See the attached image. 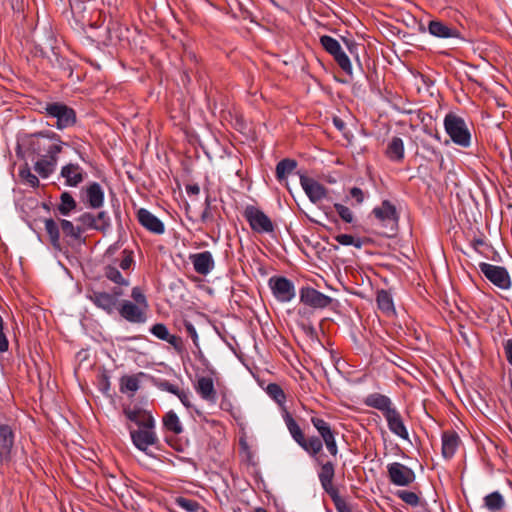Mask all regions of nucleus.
Segmentation results:
<instances>
[{
    "instance_id": "f257e3e1",
    "label": "nucleus",
    "mask_w": 512,
    "mask_h": 512,
    "mask_svg": "<svg viewBox=\"0 0 512 512\" xmlns=\"http://www.w3.org/2000/svg\"><path fill=\"white\" fill-rule=\"evenodd\" d=\"M134 265L133 252L124 249L120 258L113 259L103 268V275L116 286L123 289L130 285V271Z\"/></svg>"
},
{
    "instance_id": "f03ea898",
    "label": "nucleus",
    "mask_w": 512,
    "mask_h": 512,
    "mask_svg": "<svg viewBox=\"0 0 512 512\" xmlns=\"http://www.w3.org/2000/svg\"><path fill=\"white\" fill-rule=\"evenodd\" d=\"M65 143L60 136L52 131L38 132L32 136L30 141L31 151L38 156L55 158L58 161V154L62 152Z\"/></svg>"
},
{
    "instance_id": "7ed1b4c3",
    "label": "nucleus",
    "mask_w": 512,
    "mask_h": 512,
    "mask_svg": "<svg viewBox=\"0 0 512 512\" xmlns=\"http://www.w3.org/2000/svg\"><path fill=\"white\" fill-rule=\"evenodd\" d=\"M65 143L60 136L52 131L38 132L32 136L30 141L31 151L38 156L55 158L58 161V154L62 152Z\"/></svg>"
},
{
    "instance_id": "20e7f679",
    "label": "nucleus",
    "mask_w": 512,
    "mask_h": 512,
    "mask_svg": "<svg viewBox=\"0 0 512 512\" xmlns=\"http://www.w3.org/2000/svg\"><path fill=\"white\" fill-rule=\"evenodd\" d=\"M65 143L60 136L52 131L38 132L32 136L30 141L31 151L38 156L55 158L58 161V154L62 152Z\"/></svg>"
},
{
    "instance_id": "39448f33",
    "label": "nucleus",
    "mask_w": 512,
    "mask_h": 512,
    "mask_svg": "<svg viewBox=\"0 0 512 512\" xmlns=\"http://www.w3.org/2000/svg\"><path fill=\"white\" fill-rule=\"evenodd\" d=\"M286 427L292 439L309 455L316 456L322 452V441L317 436L305 437V434L292 415H284Z\"/></svg>"
},
{
    "instance_id": "423d86ee",
    "label": "nucleus",
    "mask_w": 512,
    "mask_h": 512,
    "mask_svg": "<svg viewBox=\"0 0 512 512\" xmlns=\"http://www.w3.org/2000/svg\"><path fill=\"white\" fill-rule=\"evenodd\" d=\"M444 129L451 141L463 148H467L471 144V133L465 120L455 113L445 115Z\"/></svg>"
},
{
    "instance_id": "0eeeda50",
    "label": "nucleus",
    "mask_w": 512,
    "mask_h": 512,
    "mask_svg": "<svg viewBox=\"0 0 512 512\" xmlns=\"http://www.w3.org/2000/svg\"><path fill=\"white\" fill-rule=\"evenodd\" d=\"M44 111L47 118L55 120L52 125L59 130L71 127L76 123V113L74 109L64 103H47L44 107Z\"/></svg>"
},
{
    "instance_id": "6e6552de",
    "label": "nucleus",
    "mask_w": 512,
    "mask_h": 512,
    "mask_svg": "<svg viewBox=\"0 0 512 512\" xmlns=\"http://www.w3.org/2000/svg\"><path fill=\"white\" fill-rule=\"evenodd\" d=\"M310 421L319 434L317 437L322 441V446L325 445L332 457H337L339 452L336 442L337 431L331 427L330 423L316 413L311 416Z\"/></svg>"
},
{
    "instance_id": "1a4fd4ad",
    "label": "nucleus",
    "mask_w": 512,
    "mask_h": 512,
    "mask_svg": "<svg viewBox=\"0 0 512 512\" xmlns=\"http://www.w3.org/2000/svg\"><path fill=\"white\" fill-rule=\"evenodd\" d=\"M243 216L249 223L251 229L256 233L269 234L274 231V224L271 219L262 210L253 205L245 207Z\"/></svg>"
},
{
    "instance_id": "9d476101",
    "label": "nucleus",
    "mask_w": 512,
    "mask_h": 512,
    "mask_svg": "<svg viewBox=\"0 0 512 512\" xmlns=\"http://www.w3.org/2000/svg\"><path fill=\"white\" fill-rule=\"evenodd\" d=\"M90 1L91 0H69V4L72 15L77 23H79L82 27L90 26L92 28H96L101 26L103 23V21L98 23L102 18V13L101 11L95 10L91 12L89 16H87V7L85 4Z\"/></svg>"
},
{
    "instance_id": "9b49d317",
    "label": "nucleus",
    "mask_w": 512,
    "mask_h": 512,
    "mask_svg": "<svg viewBox=\"0 0 512 512\" xmlns=\"http://www.w3.org/2000/svg\"><path fill=\"white\" fill-rule=\"evenodd\" d=\"M479 269L481 273L498 288L507 290L511 287V279L506 268L481 262Z\"/></svg>"
},
{
    "instance_id": "f8f14e48",
    "label": "nucleus",
    "mask_w": 512,
    "mask_h": 512,
    "mask_svg": "<svg viewBox=\"0 0 512 512\" xmlns=\"http://www.w3.org/2000/svg\"><path fill=\"white\" fill-rule=\"evenodd\" d=\"M124 295V290L120 287H114L112 293L104 291H93L89 295V299L95 306L104 310L108 314L114 312L117 307L118 298Z\"/></svg>"
},
{
    "instance_id": "ddd939ff",
    "label": "nucleus",
    "mask_w": 512,
    "mask_h": 512,
    "mask_svg": "<svg viewBox=\"0 0 512 512\" xmlns=\"http://www.w3.org/2000/svg\"><path fill=\"white\" fill-rule=\"evenodd\" d=\"M274 297L280 302H290L295 297V286L283 276H273L268 281Z\"/></svg>"
},
{
    "instance_id": "4468645a",
    "label": "nucleus",
    "mask_w": 512,
    "mask_h": 512,
    "mask_svg": "<svg viewBox=\"0 0 512 512\" xmlns=\"http://www.w3.org/2000/svg\"><path fill=\"white\" fill-rule=\"evenodd\" d=\"M129 431L134 446L146 454H148V448L150 446H155L159 443L155 428L131 429L129 427Z\"/></svg>"
},
{
    "instance_id": "2eb2a0df",
    "label": "nucleus",
    "mask_w": 512,
    "mask_h": 512,
    "mask_svg": "<svg viewBox=\"0 0 512 512\" xmlns=\"http://www.w3.org/2000/svg\"><path fill=\"white\" fill-rule=\"evenodd\" d=\"M316 464L320 466L318 472V478L321 483L323 490L330 495L331 493L337 492L338 489L333 485V479L335 476V464L332 461L324 462L320 454L311 456Z\"/></svg>"
},
{
    "instance_id": "dca6fc26",
    "label": "nucleus",
    "mask_w": 512,
    "mask_h": 512,
    "mask_svg": "<svg viewBox=\"0 0 512 512\" xmlns=\"http://www.w3.org/2000/svg\"><path fill=\"white\" fill-rule=\"evenodd\" d=\"M387 472L390 482L396 486H409L416 478L411 468L399 462L388 464Z\"/></svg>"
},
{
    "instance_id": "f3484780",
    "label": "nucleus",
    "mask_w": 512,
    "mask_h": 512,
    "mask_svg": "<svg viewBox=\"0 0 512 512\" xmlns=\"http://www.w3.org/2000/svg\"><path fill=\"white\" fill-rule=\"evenodd\" d=\"M333 299L312 287H303L300 290V302L314 309H324L332 303Z\"/></svg>"
},
{
    "instance_id": "a211bd4d",
    "label": "nucleus",
    "mask_w": 512,
    "mask_h": 512,
    "mask_svg": "<svg viewBox=\"0 0 512 512\" xmlns=\"http://www.w3.org/2000/svg\"><path fill=\"white\" fill-rule=\"evenodd\" d=\"M300 184L309 200L314 204L327 197V188L313 178L301 175Z\"/></svg>"
},
{
    "instance_id": "6ab92c4d",
    "label": "nucleus",
    "mask_w": 512,
    "mask_h": 512,
    "mask_svg": "<svg viewBox=\"0 0 512 512\" xmlns=\"http://www.w3.org/2000/svg\"><path fill=\"white\" fill-rule=\"evenodd\" d=\"M189 260L193 265L194 271L202 276L208 275L215 268V261L210 251L190 254Z\"/></svg>"
},
{
    "instance_id": "aec40b11",
    "label": "nucleus",
    "mask_w": 512,
    "mask_h": 512,
    "mask_svg": "<svg viewBox=\"0 0 512 512\" xmlns=\"http://www.w3.org/2000/svg\"><path fill=\"white\" fill-rule=\"evenodd\" d=\"M118 311L121 317L131 323H144L147 318L145 309L142 306L128 300H124L120 304Z\"/></svg>"
},
{
    "instance_id": "412c9836",
    "label": "nucleus",
    "mask_w": 512,
    "mask_h": 512,
    "mask_svg": "<svg viewBox=\"0 0 512 512\" xmlns=\"http://www.w3.org/2000/svg\"><path fill=\"white\" fill-rule=\"evenodd\" d=\"M60 176L68 187H78L85 179L84 169L77 163H68L61 168Z\"/></svg>"
},
{
    "instance_id": "4be33fe9",
    "label": "nucleus",
    "mask_w": 512,
    "mask_h": 512,
    "mask_svg": "<svg viewBox=\"0 0 512 512\" xmlns=\"http://www.w3.org/2000/svg\"><path fill=\"white\" fill-rule=\"evenodd\" d=\"M372 213L384 226H390L393 229L397 224L396 208L387 200L383 201L379 207H375Z\"/></svg>"
},
{
    "instance_id": "5701e85b",
    "label": "nucleus",
    "mask_w": 512,
    "mask_h": 512,
    "mask_svg": "<svg viewBox=\"0 0 512 512\" xmlns=\"http://www.w3.org/2000/svg\"><path fill=\"white\" fill-rule=\"evenodd\" d=\"M14 445V433L7 424L0 423V464L8 461Z\"/></svg>"
},
{
    "instance_id": "b1692460",
    "label": "nucleus",
    "mask_w": 512,
    "mask_h": 512,
    "mask_svg": "<svg viewBox=\"0 0 512 512\" xmlns=\"http://www.w3.org/2000/svg\"><path fill=\"white\" fill-rule=\"evenodd\" d=\"M137 218L139 223L148 231L154 234H163L165 227L163 222L152 214L149 210L141 208L137 212Z\"/></svg>"
},
{
    "instance_id": "393cba45",
    "label": "nucleus",
    "mask_w": 512,
    "mask_h": 512,
    "mask_svg": "<svg viewBox=\"0 0 512 512\" xmlns=\"http://www.w3.org/2000/svg\"><path fill=\"white\" fill-rule=\"evenodd\" d=\"M389 430L404 440H409L408 430L404 424L403 418L400 412L394 408L384 416Z\"/></svg>"
},
{
    "instance_id": "a878e982",
    "label": "nucleus",
    "mask_w": 512,
    "mask_h": 512,
    "mask_svg": "<svg viewBox=\"0 0 512 512\" xmlns=\"http://www.w3.org/2000/svg\"><path fill=\"white\" fill-rule=\"evenodd\" d=\"M428 31L431 35L438 38H459L460 32L454 27L446 24L445 22L433 19L428 23Z\"/></svg>"
},
{
    "instance_id": "bb28decb",
    "label": "nucleus",
    "mask_w": 512,
    "mask_h": 512,
    "mask_svg": "<svg viewBox=\"0 0 512 512\" xmlns=\"http://www.w3.org/2000/svg\"><path fill=\"white\" fill-rule=\"evenodd\" d=\"M124 415L138 428H155V419L151 413L142 409H124Z\"/></svg>"
},
{
    "instance_id": "cd10ccee",
    "label": "nucleus",
    "mask_w": 512,
    "mask_h": 512,
    "mask_svg": "<svg viewBox=\"0 0 512 512\" xmlns=\"http://www.w3.org/2000/svg\"><path fill=\"white\" fill-rule=\"evenodd\" d=\"M150 332L158 339L166 341L177 351H181L183 342L181 337L170 334L168 328L163 323H156L150 328Z\"/></svg>"
},
{
    "instance_id": "c85d7f7f",
    "label": "nucleus",
    "mask_w": 512,
    "mask_h": 512,
    "mask_svg": "<svg viewBox=\"0 0 512 512\" xmlns=\"http://www.w3.org/2000/svg\"><path fill=\"white\" fill-rule=\"evenodd\" d=\"M195 390L203 400L210 403L216 402L217 392L214 387V381L211 377H199L195 385Z\"/></svg>"
},
{
    "instance_id": "c756f323",
    "label": "nucleus",
    "mask_w": 512,
    "mask_h": 512,
    "mask_svg": "<svg viewBox=\"0 0 512 512\" xmlns=\"http://www.w3.org/2000/svg\"><path fill=\"white\" fill-rule=\"evenodd\" d=\"M364 404L368 407L381 411L383 416H385L388 411L395 408L391 399L388 396L380 393H372L366 396L364 399Z\"/></svg>"
},
{
    "instance_id": "7c9ffc66",
    "label": "nucleus",
    "mask_w": 512,
    "mask_h": 512,
    "mask_svg": "<svg viewBox=\"0 0 512 512\" xmlns=\"http://www.w3.org/2000/svg\"><path fill=\"white\" fill-rule=\"evenodd\" d=\"M86 202L92 209H99L104 204V191L97 182L90 183L86 189Z\"/></svg>"
},
{
    "instance_id": "2f4dec72",
    "label": "nucleus",
    "mask_w": 512,
    "mask_h": 512,
    "mask_svg": "<svg viewBox=\"0 0 512 512\" xmlns=\"http://www.w3.org/2000/svg\"><path fill=\"white\" fill-rule=\"evenodd\" d=\"M459 436L452 431H446L442 434V455L446 459H451L459 445Z\"/></svg>"
},
{
    "instance_id": "473e14b6",
    "label": "nucleus",
    "mask_w": 512,
    "mask_h": 512,
    "mask_svg": "<svg viewBox=\"0 0 512 512\" xmlns=\"http://www.w3.org/2000/svg\"><path fill=\"white\" fill-rule=\"evenodd\" d=\"M386 156L394 162L404 159V143L400 137H393L387 145Z\"/></svg>"
},
{
    "instance_id": "72a5a7b5",
    "label": "nucleus",
    "mask_w": 512,
    "mask_h": 512,
    "mask_svg": "<svg viewBox=\"0 0 512 512\" xmlns=\"http://www.w3.org/2000/svg\"><path fill=\"white\" fill-rule=\"evenodd\" d=\"M57 162L55 158L51 159L42 155L41 158L36 161L34 169L42 178H47L55 171Z\"/></svg>"
},
{
    "instance_id": "f704fd0d",
    "label": "nucleus",
    "mask_w": 512,
    "mask_h": 512,
    "mask_svg": "<svg viewBox=\"0 0 512 512\" xmlns=\"http://www.w3.org/2000/svg\"><path fill=\"white\" fill-rule=\"evenodd\" d=\"M297 167V162L290 158L282 159L276 165V178L278 181L282 182L287 179V177L295 170Z\"/></svg>"
},
{
    "instance_id": "c9c22d12",
    "label": "nucleus",
    "mask_w": 512,
    "mask_h": 512,
    "mask_svg": "<svg viewBox=\"0 0 512 512\" xmlns=\"http://www.w3.org/2000/svg\"><path fill=\"white\" fill-rule=\"evenodd\" d=\"M45 230L49 236L51 245L57 249L61 250L60 243V230L58 224L51 218L45 219Z\"/></svg>"
},
{
    "instance_id": "e433bc0d",
    "label": "nucleus",
    "mask_w": 512,
    "mask_h": 512,
    "mask_svg": "<svg viewBox=\"0 0 512 512\" xmlns=\"http://www.w3.org/2000/svg\"><path fill=\"white\" fill-rule=\"evenodd\" d=\"M163 425L166 430L174 434H180L183 432V426L174 411H169L165 414L163 417Z\"/></svg>"
},
{
    "instance_id": "4c0bfd02",
    "label": "nucleus",
    "mask_w": 512,
    "mask_h": 512,
    "mask_svg": "<svg viewBox=\"0 0 512 512\" xmlns=\"http://www.w3.org/2000/svg\"><path fill=\"white\" fill-rule=\"evenodd\" d=\"M484 504L489 511H499L503 509L505 501L503 496L495 491L484 497Z\"/></svg>"
},
{
    "instance_id": "58836bf2",
    "label": "nucleus",
    "mask_w": 512,
    "mask_h": 512,
    "mask_svg": "<svg viewBox=\"0 0 512 512\" xmlns=\"http://www.w3.org/2000/svg\"><path fill=\"white\" fill-rule=\"evenodd\" d=\"M60 201L57 209L63 216H68L77 206L75 199L69 192H63L60 196Z\"/></svg>"
},
{
    "instance_id": "ea45409f",
    "label": "nucleus",
    "mask_w": 512,
    "mask_h": 512,
    "mask_svg": "<svg viewBox=\"0 0 512 512\" xmlns=\"http://www.w3.org/2000/svg\"><path fill=\"white\" fill-rule=\"evenodd\" d=\"M61 230L65 236L71 237L74 240H78L82 233L83 229L80 226H74V224L66 219H62L60 221Z\"/></svg>"
},
{
    "instance_id": "a19ab883",
    "label": "nucleus",
    "mask_w": 512,
    "mask_h": 512,
    "mask_svg": "<svg viewBox=\"0 0 512 512\" xmlns=\"http://www.w3.org/2000/svg\"><path fill=\"white\" fill-rule=\"evenodd\" d=\"M320 44L324 50L332 56L336 55L342 50L340 43L335 38L328 35H323L320 37Z\"/></svg>"
},
{
    "instance_id": "79ce46f5",
    "label": "nucleus",
    "mask_w": 512,
    "mask_h": 512,
    "mask_svg": "<svg viewBox=\"0 0 512 512\" xmlns=\"http://www.w3.org/2000/svg\"><path fill=\"white\" fill-rule=\"evenodd\" d=\"M267 394L280 406L286 402V396L280 385L276 383L268 384L266 388Z\"/></svg>"
},
{
    "instance_id": "37998d69",
    "label": "nucleus",
    "mask_w": 512,
    "mask_h": 512,
    "mask_svg": "<svg viewBox=\"0 0 512 512\" xmlns=\"http://www.w3.org/2000/svg\"><path fill=\"white\" fill-rule=\"evenodd\" d=\"M139 389V379L138 376H123L120 379V390L121 392H132L135 393Z\"/></svg>"
},
{
    "instance_id": "c03bdc74",
    "label": "nucleus",
    "mask_w": 512,
    "mask_h": 512,
    "mask_svg": "<svg viewBox=\"0 0 512 512\" xmlns=\"http://www.w3.org/2000/svg\"><path fill=\"white\" fill-rule=\"evenodd\" d=\"M19 177L21 178V180L24 184H26L32 188H37L39 186L38 177L31 172L30 168L27 165L20 168Z\"/></svg>"
},
{
    "instance_id": "a18cd8bd",
    "label": "nucleus",
    "mask_w": 512,
    "mask_h": 512,
    "mask_svg": "<svg viewBox=\"0 0 512 512\" xmlns=\"http://www.w3.org/2000/svg\"><path fill=\"white\" fill-rule=\"evenodd\" d=\"M376 300L379 309H381L382 311L390 312L393 310V300L391 295L387 291H378Z\"/></svg>"
},
{
    "instance_id": "49530a36",
    "label": "nucleus",
    "mask_w": 512,
    "mask_h": 512,
    "mask_svg": "<svg viewBox=\"0 0 512 512\" xmlns=\"http://www.w3.org/2000/svg\"><path fill=\"white\" fill-rule=\"evenodd\" d=\"M334 239L341 245L354 246L357 249L362 248L364 244V240L354 237L350 234H338L334 237Z\"/></svg>"
},
{
    "instance_id": "de8ad7c7",
    "label": "nucleus",
    "mask_w": 512,
    "mask_h": 512,
    "mask_svg": "<svg viewBox=\"0 0 512 512\" xmlns=\"http://www.w3.org/2000/svg\"><path fill=\"white\" fill-rule=\"evenodd\" d=\"M175 503L186 512H198L201 508L197 501L182 496L177 497Z\"/></svg>"
},
{
    "instance_id": "09e8293b",
    "label": "nucleus",
    "mask_w": 512,
    "mask_h": 512,
    "mask_svg": "<svg viewBox=\"0 0 512 512\" xmlns=\"http://www.w3.org/2000/svg\"><path fill=\"white\" fill-rule=\"evenodd\" d=\"M333 58L345 73L352 75V65L350 59L343 50L334 55Z\"/></svg>"
},
{
    "instance_id": "8fccbe9b",
    "label": "nucleus",
    "mask_w": 512,
    "mask_h": 512,
    "mask_svg": "<svg viewBox=\"0 0 512 512\" xmlns=\"http://www.w3.org/2000/svg\"><path fill=\"white\" fill-rule=\"evenodd\" d=\"M330 498L332 499L335 508L338 512H354L353 507L349 505L340 495L339 492L331 493Z\"/></svg>"
},
{
    "instance_id": "3c124183",
    "label": "nucleus",
    "mask_w": 512,
    "mask_h": 512,
    "mask_svg": "<svg viewBox=\"0 0 512 512\" xmlns=\"http://www.w3.org/2000/svg\"><path fill=\"white\" fill-rule=\"evenodd\" d=\"M95 223H97V231L106 232L111 227L110 217L106 211H101L94 215Z\"/></svg>"
},
{
    "instance_id": "603ef678",
    "label": "nucleus",
    "mask_w": 512,
    "mask_h": 512,
    "mask_svg": "<svg viewBox=\"0 0 512 512\" xmlns=\"http://www.w3.org/2000/svg\"><path fill=\"white\" fill-rule=\"evenodd\" d=\"M77 221L81 224V228L83 232L87 229L97 230V223H95L94 215L90 212H85L81 214Z\"/></svg>"
},
{
    "instance_id": "864d4df0",
    "label": "nucleus",
    "mask_w": 512,
    "mask_h": 512,
    "mask_svg": "<svg viewBox=\"0 0 512 512\" xmlns=\"http://www.w3.org/2000/svg\"><path fill=\"white\" fill-rule=\"evenodd\" d=\"M397 495L403 502L408 505L415 507L419 504L420 499L418 495L412 491L402 490L399 491Z\"/></svg>"
},
{
    "instance_id": "5fc2aeb1",
    "label": "nucleus",
    "mask_w": 512,
    "mask_h": 512,
    "mask_svg": "<svg viewBox=\"0 0 512 512\" xmlns=\"http://www.w3.org/2000/svg\"><path fill=\"white\" fill-rule=\"evenodd\" d=\"M334 208H335L336 212L338 213V215L340 216V218L344 222H346V223L353 222L354 216H353L352 211L348 207H346L342 204H339V203H335Z\"/></svg>"
},
{
    "instance_id": "6e6d98bb",
    "label": "nucleus",
    "mask_w": 512,
    "mask_h": 512,
    "mask_svg": "<svg viewBox=\"0 0 512 512\" xmlns=\"http://www.w3.org/2000/svg\"><path fill=\"white\" fill-rule=\"evenodd\" d=\"M131 297L136 302L135 304L142 306L144 309L148 307L146 297L139 287H134L132 289Z\"/></svg>"
},
{
    "instance_id": "4d7b16f0",
    "label": "nucleus",
    "mask_w": 512,
    "mask_h": 512,
    "mask_svg": "<svg viewBox=\"0 0 512 512\" xmlns=\"http://www.w3.org/2000/svg\"><path fill=\"white\" fill-rule=\"evenodd\" d=\"M9 348V341L4 333V320L0 315V352H6Z\"/></svg>"
},
{
    "instance_id": "13d9d810",
    "label": "nucleus",
    "mask_w": 512,
    "mask_h": 512,
    "mask_svg": "<svg viewBox=\"0 0 512 512\" xmlns=\"http://www.w3.org/2000/svg\"><path fill=\"white\" fill-rule=\"evenodd\" d=\"M158 388L162 391H166L174 395H177L178 392L181 390L177 385L172 384L167 380L160 381L158 383Z\"/></svg>"
},
{
    "instance_id": "bf43d9fd",
    "label": "nucleus",
    "mask_w": 512,
    "mask_h": 512,
    "mask_svg": "<svg viewBox=\"0 0 512 512\" xmlns=\"http://www.w3.org/2000/svg\"><path fill=\"white\" fill-rule=\"evenodd\" d=\"M179 400L181 401V403L186 407V408H190L192 407V403H191V393L189 391H186V390H183L181 389L178 394L176 395Z\"/></svg>"
},
{
    "instance_id": "052dcab7",
    "label": "nucleus",
    "mask_w": 512,
    "mask_h": 512,
    "mask_svg": "<svg viewBox=\"0 0 512 512\" xmlns=\"http://www.w3.org/2000/svg\"><path fill=\"white\" fill-rule=\"evenodd\" d=\"M185 328H186L188 335L191 337L193 343L197 346L198 345V334H197L195 327L193 326L192 323L186 322Z\"/></svg>"
},
{
    "instance_id": "680f3d73",
    "label": "nucleus",
    "mask_w": 512,
    "mask_h": 512,
    "mask_svg": "<svg viewBox=\"0 0 512 512\" xmlns=\"http://www.w3.org/2000/svg\"><path fill=\"white\" fill-rule=\"evenodd\" d=\"M350 195L353 199L356 200V202L358 204L362 203L363 200H364V194H363V191L358 188V187H353L351 190H350Z\"/></svg>"
},
{
    "instance_id": "e2e57ef3",
    "label": "nucleus",
    "mask_w": 512,
    "mask_h": 512,
    "mask_svg": "<svg viewBox=\"0 0 512 512\" xmlns=\"http://www.w3.org/2000/svg\"><path fill=\"white\" fill-rule=\"evenodd\" d=\"M504 352L508 363L512 366V339L505 341Z\"/></svg>"
},
{
    "instance_id": "0e129e2a",
    "label": "nucleus",
    "mask_w": 512,
    "mask_h": 512,
    "mask_svg": "<svg viewBox=\"0 0 512 512\" xmlns=\"http://www.w3.org/2000/svg\"><path fill=\"white\" fill-rule=\"evenodd\" d=\"M186 192L189 195H198L200 193V188L197 184H190L186 186Z\"/></svg>"
},
{
    "instance_id": "69168bd1",
    "label": "nucleus",
    "mask_w": 512,
    "mask_h": 512,
    "mask_svg": "<svg viewBox=\"0 0 512 512\" xmlns=\"http://www.w3.org/2000/svg\"><path fill=\"white\" fill-rule=\"evenodd\" d=\"M333 123L339 130H343L345 128L344 122L339 118H334Z\"/></svg>"
},
{
    "instance_id": "338daca9",
    "label": "nucleus",
    "mask_w": 512,
    "mask_h": 512,
    "mask_svg": "<svg viewBox=\"0 0 512 512\" xmlns=\"http://www.w3.org/2000/svg\"><path fill=\"white\" fill-rule=\"evenodd\" d=\"M484 244H485V243H484V241H483L482 239H474V240L472 241V245H473V247H474L475 249H477L478 247H480V246H482V245H484Z\"/></svg>"
},
{
    "instance_id": "774afa93",
    "label": "nucleus",
    "mask_w": 512,
    "mask_h": 512,
    "mask_svg": "<svg viewBox=\"0 0 512 512\" xmlns=\"http://www.w3.org/2000/svg\"><path fill=\"white\" fill-rule=\"evenodd\" d=\"M255 512H267V510L264 508H257L255 509Z\"/></svg>"
}]
</instances>
